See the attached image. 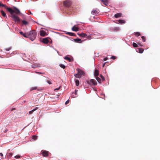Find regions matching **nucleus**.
<instances>
[{
    "label": "nucleus",
    "mask_w": 160,
    "mask_h": 160,
    "mask_svg": "<svg viewBox=\"0 0 160 160\" xmlns=\"http://www.w3.org/2000/svg\"><path fill=\"white\" fill-rule=\"evenodd\" d=\"M7 11L9 12L11 15V17L13 19L15 22L18 23L20 21V18L16 15L14 14L15 13L17 14H20L19 10L16 7L14 8V9L12 8H7Z\"/></svg>",
    "instance_id": "1"
},
{
    "label": "nucleus",
    "mask_w": 160,
    "mask_h": 160,
    "mask_svg": "<svg viewBox=\"0 0 160 160\" xmlns=\"http://www.w3.org/2000/svg\"><path fill=\"white\" fill-rule=\"evenodd\" d=\"M36 35L37 32L35 30H32L28 32V38L32 41L35 39Z\"/></svg>",
    "instance_id": "2"
},
{
    "label": "nucleus",
    "mask_w": 160,
    "mask_h": 160,
    "mask_svg": "<svg viewBox=\"0 0 160 160\" xmlns=\"http://www.w3.org/2000/svg\"><path fill=\"white\" fill-rule=\"evenodd\" d=\"M64 4L65 6L69 7L71 5V2L69 1H66L64 2Z\"/></svg>",
    "instance_id": "3"
},
{
    "label": "nucleus",
    "mask_w": 160,
    "mask_h": 160,
    "mask_svg": "<svg viewBox=\"0 0 160 160\" xmlns=\"http://www.w3.org/2000/svg\"><path fill=\"white\" fill-rule=\"evenodd\" d=\"M49 152L47 151H42L41 153L42 156L44 157H47L48 155Z\"/></svg>",
    "instance_id": "4"
},
{
    "label": "nucleus",
    "mask_w": 160,
    "mask_h": 160,
    "mask_svg": "<svg viewBox=\"0 0 160 160\" xmlns=\"http://www.w3.org/2000/svg\"><path fill=\"white\" fill-rule=\"evenodd\" d=\"M42 42L45 44H48V43L49 40L48 38H43L42 40Z\"/></svg>",
    "instance_id": "5"
},
{
    "label": "nucleus",
    "mask_w": 160,
    "mask_h": 160,
    "mask_svg": "<svg viewBox=\"0 0 160 160\" xmlns=\"http://www.w3.org/2000/svg\"><path fill=\"white\" fill-rule=\"evenodd\" d=\"M46 32L43 30H41L40 31V35L42 37H44L46 36Z\"/></svg>",
    "instance_id": "6"
},
{
    "label": "nucleus",
    "mask_w": 160,
    "mask_h": 160,
    "mask_svg": "<svg viewBox=\"0 0 160 160\" xmlns=\"http://www.w3.org/2000/svg\"><path fill=\"white\" fill-rule=\"evenodd\" d=\"M98 13L99 12L98 10H97V9L93 10L91 12L92 14L93 15L96 14Z\"/></svg>",
    "instance_id": "7"
},
{
    "label": "nucleus",
    "mask_w": 160,
    "mask_h": 160,
    "mask_svg": "<svg viewBox=\"0 0 160 160\" xmlns=\"http://www.w3.org/2000/svg\"><path fill=\"white\" fill-rule=\"evenodd\" d=\"M90 82L92 83V84L94 85H96L97 84V83L96 81L94 79H92L90 80Z\"/></svg>",
    "instance_id": "8"
},
{
    "label": "nucleus",
    "mask_w": 160,
    "mask_h": 160,
    "mask_svg": "<svg viewBox=\"0 0 160 160\" xmlns=\"http://www.w3.org/2000/svg\"><path fill=\"white\" fill-rule=\"evenodd\" d=\"M144 49L142 48H138L137 49V52H138L139 53H142Z\"/></svg>",
    "instance_id": "9"
},
{
    "label": "nucleus",
    "mask_w": 160,
    "mask_h": 160,
    "mask_svg": "<svg viewBox=\"0 0 160 160\" xmlns=\"http://www.w3.org/2000/svg\"><path fill=\"white\" fill-rule=\"evenodd\" d=\"M75 77L77 78H80L81 77V74L80 73L78 70V73L77 74H76L75 75Z\"/></svg>",
    "instance_id": "10"
},
{
    "label": "nucleus",
    "mask_w": 160,
    "mask_h": 160,
    "mask_svg": "<svg viewBox=\"0 0 160 160\" xmlns=\"http://www.w3.org/2000/svg\"><path fill=\"white\" fill-rule=\"evenodd\" d=\"M72 29L73 31H75V32L78 31L79 30L78 28L77 27L75 26L73 27L72 28Z\"/></svg>",
    "instance_id": "11"
},
{
    "label": "nucleus",
    "mask_w": 160,
    "mask_h": 160,
    "mask_svg": "<svg viewBox=\"0 0 160 160\" xmlns=\"http://www.w3.org/2000/svg\"><path fill=\"white\" fill-rule=\"evenodd\" d=\"M122 15V14L121 13H117L114 15V17L115 18H117L121 17Z\"/></svg>",
    "instance_id": "12"
},
{
    "label": "nucleus",
    "mask_w": 160,
    "mask_h": 160,
    "mask_svg": "<svg viewBox=\"0 0 160 160\" xmlns=\"http://www.w3.org/2000/svg\"><path fill=\"white\" fill-rule=\"evenodd\" d=\"M99 75V71L97 69H96L94 72V76L95 77H97Z\"/></svg>",
    "instance_id": "13"
},
{
    "label": "nucleus",
    "mask_w": 160,
    "mask_h": 160,
    "mask_svg": "<svg viewBox=\"0 0 160 160\" xmlns=\"http://www.w3.org/2000/svg\"><path fill=\"white\" fill-rule=\"evenodd\" d=\"M74 41L75 42H79L80 43H81L82 42L81 40L79 38L75 39H74Z\"/></svg>",
    "instance_id": "14"
},
{
    "label": "nucleus",
    "mask_w": 160,
    "mask_h": 160,
    "mask_svg": "<svg viewBox=\"0 0 160 160\" xmlns=\"http://www.w3.org/2000/svg\"><path fill=\"white\" fill-rule=\"evenodd\" d=\"M78 34L81 37H85L87 36V34L85 33H82L80 34Z\"/></svg>",
    "instance_id": "15"
},
{
    "label": "nucleus",
    "mask_w": 160,
    "mask_h": 160,
    "mask_svg": "<svg viewBox=\"0 0 160 160\" xmlns=\"http://www.w3.org/2000/svg\"><path fill=\"white\" fill-rule=\"evenodd\" d=\"M66 34L70 36H75L76 35L75 33L70 32H67Z\"/></svg>",
    "instance_id": "16"
},
{
    "label": "nucleus",
    "mask_w": 160,
    "mask_h": 160,
    "mask_svg": "<svg viewBox=\"0 0 160 160\" xmlns=\"http://www.w3.org/2000/svg\"><path fill=\"white\" fill-rule=\"evenodd\" d=\"M0 7H4L7 10V8H8V7L6 6L5 5H4L3 4L1 3H0Z\"/></svg>",
    "instance_id": "17"
},
{
    "label": "nucleus",
    "mask_w": 160,
    "mask_h": 160,
    "mask_svg": "<svg viewBox=\"0 0 160 160\" xmlns=\"http://www.w3.org/2000/svg\"><path fill=\"white\" fill-rule=\"evenodd\" d=\"M95 78L97 80L99 83H101L102 81L101 79L99 78L97 76Z\"/></svg>",
    "instance_id": "18"
},
{
    "label": "nucleus",
    "mask_w": 160,
    "mask_h": 160,
    "mask_svg": "<svg viewBox=\"0 0 160 160\" xmlns=\"http://www.w3.org/2000/svg\"><path fill=\"white\" fill-rule=\"evenodd\" d=\"M37 109H38V107H36V108H35L34 109H33V110H32L31 111H30L29 112V114H32V113L34 111H35V110H36Z\"/></svg>",
    "instance_id": "19"
},
{
    "label": "nucleus",
    "mask_w": 160,
    "mask_h": 160,
    "mask_svg": "<svg viewBox=\"0 0 160 160\" xmlns=\"http://www.w3.org/2000/svg\"><path fill=\"white\" fill-rule=\"evenodd\" d=\"M118 22L120 24H123L125 23V22L124 20H119Z\"/></svg>",
    "instance_id": "20"
},
{
    "label": "nucleus",
    "mask_w": 160,
    "mask_h": 160,
    "mask_svg": "<svg viewBox=\"0 0 160 160\" xmlns=\"http://www.w3.org/2000/svg\"><path fill=\"white\" fill-rule=\"evenodd\" d=\"M79 70V72H80V73L81 74V76H82V75L85 76V73L83 71H82L81 70Z\"/></svg>",
    "instance_id": "21"
},
{
    "label": "nucleus",
    "mask_w": 160,
    "mask_h": 160,
    "mask_svg": "<svg viewBox=\"0 0 160 160\" xmlns=\"http://www.w3.org/2000/svg\"><path fill=\"white\" fill-rule=\"evenodd\" d=\"M64 59L68 61L69 62H71V60L70 58L68 57L67 56H66L64 57Z\"/></svg>",
    "instance_id": "22"
},
{
    "label": "nucleus",
    "mask_w": 160,
    "mask_h": 160,
    "mask_svg": "<svg viewBox=\"0 0 160 160\" xmlns=\"http://www.w3.org/2000/svg\"><path fill=\"white\" fill-rule=\"evenodd\" d=\"M1 12L2 14V15L4 17H6V14L5 13L3 10H1Z\"/></svg>",
    "instance_id": "23"
},
{
    "label": "nucleus",
    "mask_w": 160,
    "mask_h": 160,
    "mask_svg": "<svg viewBox=\"0 0 160 160\" xmlns=\"http://www.w3.org/2000/svg\"><path fill=\"white\" fill-rule=\"evenodd\" d=\"M101 1L105 5L108 4V0H101Z\"/></svg>",
    "instance_id": "24"
},
{
    "label": "nucleus",
    "mask_w": 160,
    "mask_h": 160,
    "mask_svg": "<svg viewBox=\"0 0 160 160\" xmlns=\"http://www.w3.org/2000/svg\"><path fill=\"white\" fill-rule=\"evenodd\" d=\"M91 34H90L89 35L87 36L86 37V38L88 40H90L92 39V37L91 36Z\"/></svg>",
    "instance_id": "25"
},
{
    "label": "nucleus",
    "mask_w": 160,
    "mask_h": 160,
    "mask_svg": "<svg viewBox=\"0 0 160 160\" xmlns=\"http://www.w3.org/2000/svg\"><path fill=\"white\" fill-rule=\"evenodd\" d=\"M75 83H76V85L77 86H78L79 85V81L77 79L76 80H75Z\"/></svg>",
    "instance_id": "26"
},
{
    "label": "nucleus",
    "mask_w": 160,
    "mask_h": 160,
    "mask_svg": "<svg viewBox=\"0 0 160 160\" xmlns=\"http://www.w3.org/2000/svg\"><path fill=\"white\" fill-rule=\"evenodd\" d=\"M22 23L25 25H26L28 23V22L24 20H22Z\"/></svg>",
    "instance_id": "27"
},
{
    "label": "nucleus",
    "mask_w": 160,
    "mask_h": 160,
    "mask_svg": "<svg viewBox=\"0 0 160 160\" xmlns=\"http://www.w3.org/2000/svg\"><path fill=\"white\" fill-rule=\"evenodd\" d=\"M132 46L134 48H137L138 47V44L135 42L132 43Z\"/></svg>",
    "instance_id": "28"
},
{
    "label": "nucleus",
    "mask_w": 160,
    "mask_h": 160,
    "mask_svg": "<svg viewBox=\"0 0 160 160\" xmlns=\"http://www.w3.org/2000/svg\"><path fill=\"white\" fill-rule=\"evenodd\" d=\"M38 138V136L36 135H33L32 136V139L34 140H36Z\"/></svg>",
    "instance_id": "29"
},
{
    "label": "nucleus",
    "mask_w": 160,
    "mask_h": 160,
    "mask_svg": "<svg viewBox=\"0 0 160 160\" xmlns=\"http://www.w3.org/2000/svg\"><path fill=\"white\" fill-rule=\"evenodd\" d=\"M47 82L50 84H52L51 80L49 79H48V80H47Z\"/></svg>",
    "instance_id": "30"
},
{
    "label": "nucleus",
    "mask_w": 160,
    "mask_h": 160,
    "mask_svg": "<svg viewBox=\"0 0 160 160\" xmlns=\"http://www.w3.org/2000/svg\"><path fill=\"white\" fill-rule=\"evenodd\" d=\"M134 34L136 36H138L141 35L140 33L139 32H136Z\"/></svg>",
    "instance_id": "31"
},
{
    "label": "nucleus",
    "mask_w": 160,
    "mask_h": 160,
    "mask_svg": "<svg viewBox=\"0 0 160 160\" xmlns=\"http://www.w3.org/2000/svg\"><path fill=\"white\" fill-rule=\"evenodd\" d=\"M142 41L143 42H145L146 41V38L145 37L142 36L141 37Z\"/></svg>",
    "instance_id": "32"
},
{
    "label": "nucleus",
    "mask_w": 160,
    "mask_h": 160,
    "mask_svg": "<svg viewBox=\"0 0 160 160\" xmlns=\"http://www.w3.org/2000/svg\"><path fill=\"white\" fill-rule=\"evenodd\" d=\"M22 36L24 37L28 38V32L27 33H24Z\"/></svg>",
    "instance_id": "33"
},
{
    "label": "nucleus",
    "mask_w": 160,
    "mask_h": 160,
    "mask_svg": "<svg viewBox=\"0 0 160 160\" xmlns=\"http://www.w3.org/2000/svg\"><path fill=\"white\" fill-rule=\"evenodd\" d=\"M60 66L63 69H64L65 68V66L62 64H60Z\"/></svg>",
    "instance_id": "34"
},
{
    "label": "nucleus",
    "mask_w": 160,
    "mask_h": 160,
    "mask_svg": "<svg viewBox=\"0 0 160 160\" xmlns=\"http://www.w3.org/2000/svg\"><path fill=\"white\" fill-rule=\"evenodd\" d=\"M20 157H21V156L19 155H17L14 157V158L16 159L19 158H20Z\"/></svg>",
    "instance_id": "35"
},
{
    "label": "nucleus",
    "mask_w": 160,
    "mask_h": 160,
    "mask_svg": "<svg viewBox=\"0 0 160 160\" xmlns=\"http://www.w3.org/2000/svg\"><path fill=\"white\" fill-rule=\"evenodd\" d=\"M100 77L102 79L103 81L105 80V78H104V77L101 74Z\"/></svg>",
    "instance_id": "36"
},
{
    "label": "nucleus",
    "mask_w": 160,
    "mask_h": 160,
    "mask_svg": "<svg viewBox=\"0 0 160 160\" xmlns=\"http://www.w3.org/2000/svg\"><path fill=\"white\" fill-rule=\"evenodd\" d=\"M37 88V87H36L32 88L30 89V91H32L33 90H35Z\"/></svg>",
    "instance_id": "37"
},
{
    "label": "nucleus",
    "mask_w": 160,
    "mask_h": 160,
    "mask_svg": "<svg viewBox=\"0 0 160 160\" xmlns=\"http://www.w3.org/2000/svg\"><path fill=\"white\" fill-rule=\"evenodd\" d=\"M111 58L113 59H116V58L115 56H112Z\"/></svg>",
    "instance_id": "38"
},
{
    "label": "nucleus",
    "mask_w": 160,
    "mask_h": 160,
    "mask_svg": "<svg viewBox=\"0 0 160 160\" xmlns=\"http://www.w3.org/2000/svg\"><path fill=\"white\" fill-rule=\"evenodd\" d=\"M11 49V48H7L5 49L7 51H9L10 49Z\"/></svg>",
    "instance_id": "39"
},
{
    "label": "nucleus",
    "mask_w": 160,
    "mask_h": 160,
    "mask_svg": "<svg viewBox=\"0 0 160 160\" xmlns=\"http://www.w3.org/2000/svg\"><path fill=\"white\" fill-rule=\"evenodd\" d=\"M60 87H60V86L59 88H56L54 90L55 91H57V90H59V89H60Z\"/></svg>",
    "instance_id": "40"
},
{
    "label": "nucleus",
    "mask_w": 160,
    "mask_h": 160,
    "mask_svg": "<svg viewBox=\"0 0 160 160\" xmlns=\"http://www.w3.org/2000/svg\"><path fill=\"white\" fill-rule=\"evenodd\" d=\"M69 100H68L66 102H65V104L67 105V104L69 103Z\"/></svg>",
    "instance_id": "41"
},
{
    "label": "nucleus",
    "mask_w": 160,
    "mask_h": 160,
    "mask_svg": "<svg viewBox=\"0 0 160 160\" xmlns=\"http://www.w3.org/2000/svg\"><path fill=\"white\" fill-rule=\"evenodd\" d=\"M13 155V154L12 153H9L8 154V156L11 157Z\"/></svg>",
    "instance_id": "42"
},
{
    "label": "nucleus",
    "mask_w": 160,
    "mask_h": 160,
    "mask_svg": "<svg viewBox=\"0 0 160 160\" xmlns=\"http://www.w3.org/2000/svg\"><path fill=\"white\" fill-rule=\"evenodd\" d=\"M19 33H20V34L21 35H23V34H24V33H23V32H19Z\"/></svg>",
    "instance_id": "43"
},
{
    "label": "nucleus",
    "mask_w": 160,
    "mask_h": 160,
    "mask_svg": "<svg viewBox=\"0 0 160 160\" xmlns=\"http://www.w3.org/2000/svg\"><path fill=\"white\" fill-rule=\"evenodd\" d=\"M107 59H108V58H104L103 59V60L105 61L107 60Z\"/></svg>",
    "instance_id": "44"
},
{
    "label": "nucleus",
    "mask_w": 160,
    "mask_h": 160,
    "mask_svg": "<svg viewBox=\"0 0 160 160\" xmlns=\"http://www.w3.org/2000/svg\"><path fill=\"white\" fill-rule=\"evenodd\" d=\"M8 131V130L7 129H6L5 131H4V133H6V132L7 131Z\"/></svg>",
    "instance_id": "45"
},
{
    "label": "nucleus",
    "mask_w": 160,
    "mask_h": 160,
    "mask_svg": "<svg viewBox=\"0 0 160 160\" xmlns=\"http://www.w3.org/2000/svg\"><path fill=\"white\" fill-rule=\"evenodd\" d=\"M0 155L2 157L3 156V154L2 153H0Z\"/></svg>",
    "instance_id": "46"
},
{
    "label": "nucleus",
    "mask_w": 160,
    "mask_h": 160,
    "mask_svg": "<svg viewBox=\"0 0 160 160\" xmlns=\"http://www.w3.org/2000/svg\"><path fill=\"white\" fill-rule=\"evenodd\" d=\"M139 44V45L140 46H142V45H141V44Z\"/></svg>",
    "instance_id": "47"
},
{
    "label": "nucleus",
    "mask_w": 160,
    "mask_h": 160,
    "mask_svg": "<svg viewBox=\"0 0 160 160\" xmlns=\"http://www.w3.org/2000/svg\"><path fill=\"white\" fill-rule=\"evenodd\" d=\"M104 65H105V64H103V67H104Z\"/></svg>",
    "instance_id": "48"
},
{
    "label": "nucleus",
    "mask_w": 160,
    "mask_h": 160,
    "mask_svg": "<svg viewBox=\"0 0 160 160\" xmlns=\"http://www.w3.org/2000/svg\"><path fill=\"white\" fill-rule=\"evenodd\" d=\"M75 94H77V92H76H76H75Z\"/></svg>",
    "instance_id": "49"
},
{
    "label": "nucleus",
    "mask_w": 160,
    "mask_h": 160,
    "mask_svg": "<svg viewBox=\"0 0 160 160\" xmlns=\"http://www.w3.org/2000/svg\"><path fill=\"white\" fill-rule=\"evenodd\" d=\"M14 109H15V108H13V109L12 110H14Z\"/></svg>",
    "instance_id": "50"
},
{
    "label": "nucleus",
    "mask_w": 160,
    "mask_h": 160,
    "mask_svg": "<svg viewBox=\"0 0 160 160\" xmlns=\"http://www.w3.org/2000/svg\"><path fill=\"white\" fill-rule=\"evenodd\" d=\"M24 102H26V101H24Z\"/></svg>",
    "instance_id": "51"
}]
</instances>
